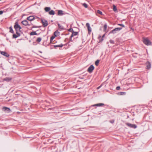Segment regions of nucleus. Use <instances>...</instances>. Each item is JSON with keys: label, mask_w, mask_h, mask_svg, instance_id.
Instances as JSON below:
<instances>
[{"label": "nucleus", "mask_w": 152, "mask_h": 152, "mask_svg": "<svg viewBox=\"0 0 152 152\" xmlns=\"http://www.w3.org/2000/svg\"><path fill=\"white\" fill-rule=\"evenodd\" d=\"M3 110L4 111H8L9 113L10 111V110L9 108L6 107H3Z\"/></svg>", "instance_id": "nucleus-13"}, {"label": "nucleus", "mask_w": 152, "mask_h": 152, "mask_svg": "<svg viewBox=\"0 0 152 152\" xmlns=\"http://www.w3.org/2000/svg\"><path fill=\"white\" fill-rule=\"evenodd\" d=\"M55 37V36H52L51 37H50V39H51L52 40H53V39H54L55 37Z\"/></svg>", "instance_id": "nucleus-33"}, {"label": "nucleus", "mask_w": 152, "mask_h": 152, "mask_svg": "<svg viewBox=\"0 0 152 152\" xmlns=\"http://www.w3.org/2000/svg\"><path fill=\"white\" fill-rule=\"evenodd\" d=\"M3 13V11H0V15L2 14Z\"/></svg>", "instance_id": "nucleus-40"}, {"label": "nucleus", "mask_w": 152, "mask_h": 152, "mask_svg": "<svg viewBox=\"0 0 152 152\" xmlns=\"http://www.w3.org/2000/svg\"><path fill=\"white\" fill-rule=\"evenodd\" d=\"M49 14L50 15H53L55 14V12L53 10H51L49 12Z\"/></svg>", "instance_id": "nucleus-19"}, {"label": "nucleus", "mask_w": 152, "mask_h": 152, "mask_svg": "<svg viewBox=\"0 0 152 152\" xmlns=\"http://www.w3.org/2000/svg\"><path fill=\"white\" fill-rule=\"evenodd\" d=\"M99 60H97L95 62V64L96 66H98L99 63Z\"/></svg>", "instance_id": "nucleus-25"}, {"label": "nucleus", "mask_w": 152, "mask_h": 152, "mask_svg": "<svg viewBox=\"0 0 152 152\" xmlns=\"http://www.w3.org/2000/svg\"><path fill=\"white\" fill-rule=\"evenodd\" d=\"M114 122V120H113L110 121V122L112 123H113Z\"/></svg>", "instance_id": "nucleus-38"}, {"label": "nucleus", "mask_w": 152, "mask_h": 152, "mask_svg": "<svg viewBox=\"0 0 152 152\" xmlns=\"http://www.w3.org/2000/svg\"><path fill=\"white\" fill-rule=\"evenodd\" d=\"M41 21L44 27H45L48 26V23L47 20H45L42 19Z\"/></svg>", "instance_id": "nucleus-6"}, {"label": "nucleus", "mask_w": 152, "mask_h": 152, "mask_svg": "<svg viewBox=\"0 0 152 152\" xmlns=\"http://www.w3.org/2000/svg\"><path fill=\"white\" fill-rule=\"evenodd\" d=\"M105 36V34H104L102 37V41L103 40V38Z\"/></svg>", "instance_id": "nucleus-39"}, {"label": "nucleus", "mask_w": 152, "mask_h": 152, "mask_svg": "<svg viewBox=\"0 0 152 152\" xmlns=\"http://www.w3.org/2000/svg\"><path fill=\"white\" fill-rule=\"evenodd\" d=\"M17 34H18V36H17L15 34H13V38H16L18 37V36H20V34H18L17 32L16 33Z\"/></svg>", "instance_id": "nucleus-24"}, {"label": "nucleus", "mask_w": 152, "mask_h": 152, "mask_svg": "<svg viewBox=\"0 0 152 152\" xmlns=\"http://www.w3.org/2000/svg\"><path fill=\"white\" fill-rule=\"evenodd\" d=\"M86 26L88 28V31L89 32H91V28L90 26V24L88 23H87L86 24Z\"/></svg>", "instance_id": "nucleus-8"}, {"label": "nucleus", "mask_w": 152, "mask_h": 152, "mask_svg": "<svg viewBox=\"0 0 152 152\" xmlns=\"http://www.w3.org/2000/svg\"><path fill=\"white\" fill-rule=\"evenodd\" d=\"M107 27V24H106L104 26V31H105L106 30Z\"/></svg>", "instance_id": "nucleus-30"}, {"label": "nucleus", "mask_w": 152, "mask_h": 152, "mask_svg": "<svg viewBox=\"0 0 152 152\" xmlns=\"http://www.w3.org/2000/svg\"><path fill=\"white\" fill-rule=\"evenodd\" d=\"M82 5L86 8H87L88 7V5L84 3Z\"/></svg>", "instance_id": "nucleus-28"}, {"label": "nucleus", "mask_w": 152, "mask_h": 152, "mask_svg": "<svg viewBox=\"0 0 152 152\" xmlns=\"http://www.w3.org/2000/svg\"><path fill=\"white\" fill-rule=\"evenodd\" d=\"M113 10L115 12H117V10L116 7L114 5H113Z\"/></svg>", "instance_id": "nucleus-21"}, {"label": "nucleus", "mask_w": 152, "mask_h": 152, "mask_svg": "<svg viewBox=\"0 0 152 152\" xmlns=\"http://www.w3.org/2000/svg\"><path fill=\"white\" fill-rule=\"evenodd\" d=\"M147 69H149L151 66V64L150 62L148 61L146 63Z\"/></svg>", "instance_id": "nucleus-11"}, {"label": "nucleus", "mask_w": 152, "mask_h": 152, "mask_svg": "<svg viewBox=\"0 0 152 152\" xmlns=\"http://www.w3.org/2000/svg\"><path fill=\"white\" fill-rule=\"evenodd\" d=\"M69 31H73V29L72 28H70L69 29Z\"/></svg>", "instance_id": "nucleus-35"}, {"label": "nucleus", "mask_w": 152, "mask_h": 152, "mask_svg": "<svg viewBox=\"0 0 152 152\" xmlns=\"http://www.w3.org/2000/svg\"><path fill=\"white\" fill-rule=\"evenodd\" d=\"M63 46V45L62 44H61L60 45H54V47L55 48H56L57 47H62Z\"/></svg>", "instance_id": "nucleus-22"}, {"label": "nucleus", "mask_w": 152, "mask_h": 152, "mask_svg": "<svg viewBox=\"0 0 152 152\" xmlns=\"http://www.w3.org/2000/svg\"><path fill=\"white\" fill-rule=\"evenodd\" d=\"M116 89L117 90H119L120 89V87L119 86H118L116 87Z\"/></svg>", "instance_id": "nucleus-36"}, {"label": "nucleus", "mask_w": 152, "mask_h": 152, "mask_svg": "<svg viewBox=\"0 0 152 152\" xmlns=\"http://www.w3.org/2000/svg\"><path fill=\"white\" fill-rule=\"evenodd\" d=\"M53 40L51 39H50V42L51 43L53 41Z\"/></svg>", "instance_id": "nucleus-41"}, {"label": "nucleus", "mask_w": 152, "mask_h": 152, "mask_svg": "<svg viewBox=\"0 0 152 152\" xmlns=\"http://www.w3.org/2000/svg\"><path fill=\"white\" fill-rule=\"evenodd\" d=\"M58 15H62L64 14L63 13V11L61 10H58Z\"/></svg>", "instance_id": "nucleus-16"}, {"label": "nucleus", "mask_w": 152, "mask_h": 152, "mask_svg": "<svg viewBox=\"0 0 152 152\" xmlns=\"http://www.w3.org/2000/svg\"><path fill=\"white\" fill-rule=\"evenodd\" d=\"M12 79V78L11 77H6L3 79V80L9 82Z\"/></svg>", "instance_id": "nucleus-15"}, {"label": "nucleus", "mask_w": 152, "mask_h": 152, "mask_svg": "<svg viewBox=\"0 0 152 152\" xmlns=\"http://www.w3.org/2000/svg\"><path fill=\"white\" fill-rule=\"evenodd\" d=\"M110 42L111 44H114V42L113 40H112V39L110 40Z\"/></svg>", "instance_id": "nucleus-31"}, {"label": "nucleus", "mask_w": 152, "mask_h": 152, "mask_svg": "<svg viewBox=\"0 0 152 152\" xmlns=\"http://www.w3.org/2000/svg\"><path fill=\"white\" fill-rule=\"evenodd\" d=\"M10 32L11 33H14V31H13V30L11 26L10 27Z\"/></svg>", "instance_id": "nucleus-26"}, {"label": "nucleus", "mask_w": 152, "mask_h": 152, "mask_svg": "<svg viewBox=\"0 0 152 152\" xmlns=\"http://www.w3.org/2000/svg\"><path fill=\"white\" fill-rule=\"evenodd\" d=\"M41 38L40 37H38L37 38V41L38 42H40L41 40Z\"/></svg>", "instance_id": "nucleus-27"}, {"label": "nucleus", "mask_w": 152, "mask_h": 152, "mask_svg": "<svg viewBox=\"0 0 152 152\" xmlns=\"http://www.w3.org/2000/svg\"><path fill=\"white\" fill-rule=\"evenodd\" d=\"M54 34L55 37H57L59 35L60 33L58 30H56L54 32Z\"/></svg>", "instance_id": "nucleus-17"}, {"label": "nucleus", "mask_w": 152, "mask_h": 152, "mask_svg": "<svg viewBox=\"0 0 152 152\" xmlns=\"http://www.w3.org/2000/svg\"><path fill=\"white\" fill-rule=\"evenodd\" d=\"M44 9L46 12H48L50 10L51 8L50 7H46Z\"/></svg>", "instance_id": "nucleus-18"}, {"label": "nucleus", "mask_w": 152, "mask_h": 152, "mask_svg": "<svg viewBox=\"0 0 152 152\" xmlns=\"http://www.w3.org/2000/svg\"><path fill=\"white\" fill-rule=\"evenodd\" d=\"M122 28H115L113 30H112V31H110V34H111V33L113 34H115L116 33V31H120V30H121L122 29Z\"/></svg>", "instance_id": "nucleus-3"}, {"label": "nucleus", "mask_w": 152, "mask_h": 152, "mask_svg": "<svg viewBox=\"0 0 152 152\" xmlns=\"http://www.w3.org/2000/svg\"><path fill=\"white\" fill-rule=\"evenodd\" d=\"M78 34V32H74L73 31L72 34L70 37V39H71L72 37L74 36H76Z\"/></svg>", "instance_id": "nucleus-12"}, {"label": "nucleus", "mask_w": 152, "mask_h": 152, "mask_svg": "<svg viewBox=\"0 0 152 152\" xmlns=\"http://www.w3.org/2000/svg\"><path fill=\"white\" fill-rule=\"evenodd\" d=\"M0 53H1V54L6 57H9V54H8L7 52H4V51H0Z\"/></svg>", "instance_id": "nucleus-7"}, {"label": "nucleus", "mask_w": 152, "mask_h": 152, "mask_svg": "<svg viewBox=\"0 0 152 152\" xmlns=\"http://www.w3.org/2000/svg\"><path fill=\"white\" fill-rule=\"evenodd\" d=\"M14 28L17 31L18 30L20 31V30L22 28L19 25L17 22H15L14 26Z\"/></svg>", "instance_id": "nucleus-2"}, {"label": "nucleus", "mask_w": 152, "mask_h": 152, "mask_svg": "<svg viewBox=\"0 0 152 152\" xmlns=\"http://www.w3.org/2000/svg\"><path fill=\"white\" fill-rule=\"evenodd\" d=\"M118 25L122 26L123 27H124V25L123 24H118Z\"/></svg>", "instance_id": "nucleus-34"}, {"label": "nucleus", "mask_w": 152, "mask_h": 152, "mask_svg": "<svg viewBox=\"0 0 152 152\" xmlns=\"http://www.w3.org/2000/svg\"><path fill=\"white\" fill-rule=\"evenodd\" d=\"M143 42L147 45H151V42L147 38H144L143 39Z\"/></svg>", "instance_id": "nucleus-1"}, {"label": "nucleus", "mask_w": 152, "mask_h": 152, "mask_svg": "<svg viewBox=\"0 0 152 152\" xmlns=\"http://www.w3.org/2000/svg\"><path fill=\"white\" fill-rule=\"evenodd\" d=\"M97 13L101 15H102V13L101 11H100L99 10H97Z\"/></svg>", "instance_id": "nucleus-29"}, {"label": "nucleus", "mask_w": 152, "mask_h": 152, "mask_svg": "<svg viewBox=\"0 0 152 152\" xmlns=\"http://www.w3.org/2000/svg\"><path fill=\"white\" fill-rule=\"evenodd\" d=\"M102 86V85H101V86H99L97 88V89H99V88H100Z\"/></svg>", "instance_id": "nucleus-37"}, {"label": "nucleus", "mask_w": 152, "mask_h": 152, "mask_svg": "<svg viewBox=\"0 0 152 152\" xmlns=\"http://www.w3.org/2000/svg\"><path fill=\"white\" fill-rule=\"evenodd\" d=\"M126 124L129 127L131 128L136 129L137 127V125L135 124H131L129 123H126Z\"/></svg>", "instance_id": "nucleus-4"}, {"label": "nucleus", "mask_w": 152, "mask_h": 152, "mask_svg": "<svg viewBox=\"0 0 152 152\" xmlns=\"http://www.w3.org/2000/svg\"><path fill=\"white\" fill-rule=\"evenodd\" d=\"M94 69V67L93 65H91L88 68L87 71L89 73H91Z\"/></svg>", "instance_id": "nucleus-5"}, {"label": "nucleus", "mask_w": 152, "mask_h": 152, "mask_svg": "<svg viewBox=\"0 0 152 152\" xmlns=\"http://www.w3.org/2000/svg\"><path fill=\"white\" fill-rule=\"evenodd\" d=\"M104 105V104L103 103H98V104H94L92 106H93L100 107V106H102Z\"/></svg>", "instance_id": "nucleus-14"}, {"label": "nucleus", "mask_w": 152, "mask_h": 152, "mask_svg": "<svg viewBox=\"0 0 152 152\" xmlns=\"http://www.w3.org/2000/svg\"><path fill=\"white\" fill-rule=\"evenodd\" d=\"M58 26L59 29H60L61 30L64 29V28L63 26L60 25L59 24H58Z\"/></svg>", "instance_id": "nucleus-20"}, {"label": "nucleus", "mask_w": 152, "mask_h": 152, "mask_svg": "<svg viewBox=\"0 0 152 152\" xmlns=\"http://www.w3.org/2000/svg\"><path fill=\"white\" fill-rule=\"evenodd\" d=\"M34 19V17L33 16H31L27 18V19L29 21L32 20Z\"/></svg>", "instance_id": "nucleus-10"}, {"label": "nucleus", "mask_w": 152, "mask_h": 152, "mask_svg": "<svg viewBox=\"0 0 152 152\" xmlns=\"http://www.w3.org/2000/svg\"><path fill=\"white\" fill-rule=\"evenodd\" d=\"M31 35H37V33L35 31H32L31 32L30 34Z\"/></svg>", "instance_id": "nucleus-23"}, {"label": "nucleus", "mask_w": 152, "mask_h": 152, "mask_svg": "<svg viewBox=\"0 0 152 152\" xmlns=\"http://www.w3.org/2000/svg\"><path fill=\"white\" fill-rule=\"evenodd\" d=\"M120 93V95H124L125 94V93L124 92H121Z\"/></svg>", "instance_id": "nucleus-32"}, {"label": "nucleus", "mask_w": 152, "mask_h": 152, "mask_svg": "<svg viewBox=\"0 0 152 152\" xmlns=\"http://www.w3.org/2000/svg\"><path fill=\"white\" fill-rule=\"evenodd\" d=\"M22 23L24 26H26L28 25V23L27 20H24L22 22Z\"/></svg>", "instance_id": "nucleus-9"}]
</instances>
